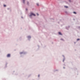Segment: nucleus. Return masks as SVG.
I'll use <instances>...</instances> for the list:
<instances>
[{
    "label": "nucleus",
    "mask_w": 80,
    "mask_h": 80,
    "mask_svg": "<svg viewBox=\"0 0 80 80\" xmlns=\"http://www.w3.org/2000/svg\"><path fill=\"white\" fill-rule=\"evenodd\" d=\"M20 54L21 55V57H23V55H25L26 54H27V52H25L24 51H22L21 52H20Z\"/></svg>",
    "instance_id": "f257e3e1"
},
{
    "label": "nucleus",
    "mask_w": 80,
    "mask_h": 80,
    "mask_svg": "<svg viewBox=\"0 0 80 80\" xmlns=\"http://www.w3.org/2000/svg\"><path fill=\"white\" fill-rule=\"evenodd\" d=\"M32 16L35 17V16H36V15L33 12H31L30 15H29V17H30V18H32Z\"/></svg>",
    "instance_id": "f03ea898"
},
{
    "label": "nucleus",
    "mask_w": 80,
    "mask_h": 80,
    "mask_svg": "<svg viewBox=\"0 0 80 80\" xmlns=\"http://www.w3.org/2000/svg\"><path fill=\"white\" fill-rule=\"evenodd\" d=\"M27 38H28V39L29 41L30 40V39H31V36H28L27 37Z\"/></svg>",
    "instance_id": "7ed1b4c3"
},
{
    "label": "nucleus",
    "mask_w": 80,
    "mask_h": 80,
    "mask_svg": "<svg viewBox=\"0 0 80 80\" xmlns=\"http://www.w3.org/2000/svg\"><path fill=\"white\" fill-rule=\"evenodd\" d=\"M22 40V37H20L19 39H17V42H19V41H21Z\"/></svg>",
    "instance_id": "20e7f679"
},
{
    "label": "nucleus",
    "mask_w": 80,
    "mask_h": 80,
    "mask_svg": "<svg viewBox=\"0 0 80 80\" xmlns=\"http://www.w3.org/2000/svg\"><path fill=\"white\" fill-rule=\"evenodd\" d=\"M10 56H11L10 54H8L7 55V57L8 58H10Z\"/></svg>",
    "instance_id": "39448f33"
},
{
    "label": "nucleus",
    "mask_w": 80,
    "mask_h": 80,
    "mask_svg": "<svg viewBox=\"0 0 80 80\" xmlns=\"http://www.w3.org/2000/svg\"><path fill=\"white\" fill-rule=\"evenodd\" d=\"M70 27V26H68V27L66 26L65 27V28L66 29H67V30H68V28H69Z\"/></svg>",
    "instance_id": "423d86ee"
},
{
    "label": "nucleus",
    "mask_w": 80,
    "mask_h": 80,
    "mask_svg": "<svg viewBox=\"0 0 80 80\" xmlns=\"http://www.w3.org/2000/svg\"><path fill=\"white\" fill-rule=\"evenodd\" d=\"M62 57H63L62 62H64V61L65 60V56L63 55H62Z\"/></svg>",
    "instance_id": "0eeeda50"
},
{
    "label": "nucleus",
    "mask_w": 80,
    "mask_h": 80,
    "mask_svg": "<svg viewBox=\"0 0 80 80\" xmlns=\"http://www.w3.org/2000/svg\"><path fill=\"white\" fill-rule=\"evenodd\" d=\"M58 33L60 35H62V33L61 32H59Z\"/></svg>",
    "instance_id": "6e6552de"
},
{
    "label": "nucleus",
    "mask_w": 80,
    "mask_h": 80,
    "mask_svg": "<svg viewBox=\"0 0 80 80\" xmlns=\"http://www.w3.org/2000/svg\"><path fill=\"white\" fill-rule=\"evenodd\" d=\"M27 6H29V2L28 1L27 2Z\"/></svg>",
    "instance_id": "1a4fd4ad"
},
{
    "label": "nucleus",
    "mask_w": 80,
    "mask_h": 80,
    "mask_svg": "<svg viewBox=\"0 0 80 80\" xmlns=\"http://www.w3.org/2000/svg\"><path fill=\"white\" fill-rule=\"evenodd\" d=\"M7 64H8V63L7 62H6V65L5 66V68H7Z\"/></svg>",
    "instance_id": "9d476101"
},
{
    "label": "nucleus",
    "mask_w": 80,
    "mask_h": 80,
    "mask_svg": "<svg viewBox=\"0 0 80 80\" xmlns=\"http://www.w3.org/2000/svg\"><path fill=\"white\" fill-rule=\"evenodd\" d=\"M65 13H66V14H67V15H69V13H68V12H67V11H65Z\"/></svg>",
    "instance_id": "9b49d317"
},
{
    "label": "nucleus",
    "mask_w": 80,
    "mask_h": 80,
    "mask_svg": "<svg viewBox=\"0 0 80 80\" xmlns=\"http://www.w3.org/2000/svg\"><path fill=\"white\" fill-rule=\"evenodd\" d=\"M64 7L66 8H68V7L67 6H65Z\"/></svg>",
    "instance_id": "f8f14e48"
},
{
    "label": "nucleus",
    "mask_w": 80,
    "mask_h": 80,
    "mask_svg": "<svg viewBox=\"0 0 80 80\" xmlns=\"http://www.w3.org/2000/svg\"><path fill=\"white\" fill-rule=\"evenodd\" d=\"M25 0H23V3H24V4H25Z\"/></svg>",
    "instance_id": "ddd939ff"
},
{
    "label": "nucleus",
    "mask_w": 80,
    "mask_h": 80,
    "mask_svg": "<svg viewBox=\"0 0 80 80\" xmlns=\"http://www.w3.org/2000/svg\"><path fill=\"white\" fill-rule=\"evenodd\" d=\"M61 40H62V41H63V42H64L65 41V40H64V39H63L61 38Z\"/></svg>",
    "instance_id": "4468645a"
},
{
    "label": "nucleus",
    "mask_w": 80,
    "mask_h": 80,
    "mask_svg": "<svg viewBox=\"0 0 80 80\" xmlns=\"http://www.w3.org/2000/svg\"><path fill=\"white\" fill-rule=\"evenodd\" d=\"M73 13H74V14H77V12H76L75 11H74L73 12Z\"/></svg>",
    "instance_id": "2eb2a0df"
},
{
    "label": "nucleus",
    "mask_w": 80,
    "mask_h": 80,
    "mask_svg": "<svg viewBox=\"0 0 80 80\" xmlns=\"http://www.w3.org/2000/svg\"><path fill=\"white\" fill-rule=\"evenodd\" d=\"M3 7H7V6L5 4H4Z\"/></svg>",
    "instance_id": "dca6fc26"
},
{
    "label": "nucleus",
    "mask_w": 80,
    "mask_h": 80,
    "mask_svg": "<svg viewBox=\"0 0 80 80\" xmlns=\"http://www.w3.org/2000/svg\"><path fill=\"white\" fill-rule=\"evenodd\" d=\"M77 41H79V40H80V38H78L77 40Z\"/></svg>",
    "instance_id": "f3484780"
},
{
    "label": "nucleus",
    "mask_w": 80,
    "mask_h": 80,
    "mask_svg": "<svg viewBox=\"0 0 80 80\" xmlns=\"http://www.w3.org/2000/svg\"><path fill=\"white\" fill-rule=\"evenodd\" d=\"M78 28L79 30H80V27H78Z\"/></svg>",
    "instance_id": "a211bd4d"
},
{
    "label": "nucleus",
    "mask_w": 80,
    "mask_h": 80,
    "mask_svg": "<svg viewBox=\"0 0 80 80\" xmlns=\"http://www.w3.org/2000/svg\"><path fill=\"white\" fill-rule=\"evenodd\" d=\"M31 75H32L30 74V75L28 76V77H30V76H31Z\"/></svg>",
    "instance_id": "6ab92c4d"
},
{
    "label": "nucleus",
    "mask_w": 80,
    "mask_h": 80,
    "mask_svg": "<svg viewBox=\"0 0 80 80\" xmlns=\"http://www.w3.org/2000/svg\"><path fill=\"white\" fill-rule=\"evenodd\" d=\"M38 78H39L40 77V74H38Z\"/></svg>",
    "instance_id": "aec40b11"
},
{
    "label": "nucleus",
    "mask_w": 80,
    "mask_h": 80,
    "mask_svg": "<svg viewBox=\"0 0 80 80\" xmlns=\"http://www.w3.org/2000/svg\"><path fill=\"white\" fill-rule=\"evenodd\" d=\"M38 48H40V46L39 45H38Z\"/></svg>",
    "instance_id": "412c9836"
},
{
    "label": "nucleus",
    "mask_w": 80,
    "mask_h": 80,
    "mask_svg": "<svg viewBox=\"0 0 80 80\" xmlns=\"http://www.w3.org/2000/svg\"><path fill=\"white\" fill-rule=\"evenodd\" d=\"M57 71H58V70H54V72H57Z\"/></svg>",
    "instance_id": "4be33fe9"
},
{
    "label": "nucleus",
    "mask_w": 80,
    "mask_h": 80,
    "mask_svg": "<svg viewBox=\"0 0 80 80\" xmlns=\"http://www.w3.org/2000/svg\"><path fill=\"white\" fill-rule=\"evenodd\" d=\"M37 15L38 16V15H39V14H38V13H37Z\"/></svg>",
    "instance_id": "5701e85b"
},
{
    "label": "nucleus",
    "mask_w": 80,
    "mask_h": 80,
    "mask_svg": "<svg viewBox=\"0 0 80 80\" xmlns=\"http://www.w3.org/2000/svg\"><path fill=\"white\" fill-rule=\"evenodd\" d=\"M37 6H39V4H38V3L37 4Z\"/></svg>",
    "instance_id": "b1692460"
},
{
    "label": "nucleus",
    "mask_w": 80,
    "mask_h": 80,
    "mask_svg": "<svg viewBox=\"0 0 80 80\" xmlns=\"http://www.w3.org/2000/svg\"><path fill=\"white\" fill-rule=\"evenodd\" d=\"M69 1L70 2H71V0H69Z\"/></svg>",
    "instance_id": "393cba45"
},
{
    "label": "nucleus",
    "mask_w": 80,
    "mask_h": 80,
    "mask_svg": "<svg viewBox=\"0 0 80 80\" xmlns=\"http://www.w3.org/2000/svg\"><path fill=\"white\" fill-rule=\"evenodd\" d=\"M26 11H27V10H28V9H27V8H26Z\"/></svg>",
    "instance_id": "a878e982"
},
{
    "label": "nucleus",
    "mask_w": 80,
    "mask_h": 80,
    "mask_svg": "<svg viewBox=\"0 0 80 80\" xmlns=\"http://www.w3.org/2000/svg\"><path fill=\"white\" fill-rule=\"evenodd\" d=\"M63 68L64 69H65V67H63Z\"/></svg>",
    "instance_id": "bb28decb"
},
{
    "label": "nucleus",
    "mask_w": 80,
    "mask_h": 80,
    "mask_svg": "<svg viewBox=\"0 0 80 80\" xmlns=\"http://www.w3.org/2000/svg\"><path fill=\"white\" fill-rule=\"evenodd\" d=\"M7 9L8 10H10V8H8Z\"/></svg>",
    "instance_id": "cd10ccee"
},
{
    "label": "nucleus",
    "mask_w": 80,
    "mask_h": 80,
    "mask_svg": "<svg viewBox=\"0 0 80 80\" xmlns=\"http://www.w3.org/2000/svg\"><path fill=\"white\" fill-rule=\"evenodd\" d=\"M21 18H23L22 16L21 17Z\"/></svg>",
    "instance_id": "c85d7f7f"
},
{
    "label": "nucleus",
    "mask_w": 80,
    "mask_h": 80,
    "mask_svg": "<svg viewBox=\"0 0 80 80\" xmlns=\"http://www.w3.org/2000/svg\"><path fill=\"white\" fill-rule=\"evenodd\" d=\"M64 66H65V64H64Z\"/></svg>",
    "instance_id": "c756f323"
},
{
    "label": "nucleus",
    "mask_w": 80,
    "mask_h": 80,
    "mask_svg": "<svg viewBox=\"0 0 80 80\" xmlns=\"http://www.w3.org/2000/svg\"><path fill=\"white\" fill-rule=\"evenodd\" d=\"M52 19V20H54V19H53H53L52 18V19Z\"/></svg>",
    "instance_id": "7c9ffc66"
},
{
    "label": "nucleus",
    "mask_w": 80,
    "mask_h": 80,
    "mask_svg": "<svg viewBox=\"0 0 80 80\" xmlns=\"http://www.w3.org/2000/svg\"><path fill=\"white\" fill-rule=\"evenodd\" d=\"M13 72H15V71H13Z\"/></svg>",
    "instance_id": "2f4dec72"
},
{
    "label": "nucleus",
    "mask_w": 80,
    "mask_h": 80,
    "mask_svg": "<svg viewBox=\"0 0 80 80\" xmlns=\"http://www.w3.org/2000/svg\"><path fill=\"white\" fill-rule=\"evenodd\" d=\"M60 23V22H58V23Z\"/></svg>",
    "instance_id": "473e14b6"
},
{
    "label": "nucleus",
    "mask_w": 80,
    "mask_h": 80,
    "mask_svg": "<svg viewBox=\"0 0 80 80\" xmlns=\"http://www.w3.org/2000/svg\"><path fill=\"white\" fill-rule=\"evenodd\" d=\"M73 20H75V19H73Z\"/></svg>",
    "instance_id": "72a5a7b5"
},
{
    "label": "nucleus",
    "mask_w": 80,
    "mask_h": 80,
    "mask_svg": "<svg viewBox=\"0 0 80 80\" xmlns=\"http://www.w3.org/2000/svg\"><path fill=\"white\" fill-rule=\"evenodd\" d=\"M15 75H17V74H15Z\"/></svg>",
    "instance_id": "f704fd0d"
},
{
    "label": "nucleus",
    "mask_w": 80,
    "mask_h": 80,
    "mask_svg": "<svg viewBox=\"0 0 80 80\" xmlns=\"http://www.w3.org/2000/svg\"><path fill=\"white\" fill-rule=\"evenodd\" d=\"M41 45H42V44H41Z\"/></svg>",
    "instance_id": "c9c22d12"
},
{
    "label": "nucleus",
    "mask_w": 80,
    "mask_h": 80,
    "mask_svg": "<svg viewBox=\"0 0 80 80\" xmlns=\"http://www.w3.org/2000/svg\"><path fill=\"white\" fill-rule=\"evenodd\" d=\"M74 43H75V42H74Z\"/></svg>",
    "instance_id": "e433bc0d"
},
{
    "label": "nucleus",
    "mask_w": 80,
    "mask_h": 80,
    "mask_svg": "<svg viewBox=\"0 0 80 80\" xmlns=\"http://www.w3.org/2000/svg\"><path fill=\"white\" fill-rule=\"evenodd\" d=\"M76 70H77V68H76Z\"/></svg>",
    "instance_id": "4c0bfd02"
}]
</instances>
